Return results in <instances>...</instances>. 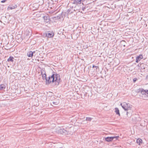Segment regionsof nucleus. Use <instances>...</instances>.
<instances>
[{"instance_id": "10", "label": "nucleus", "mask_w": 148, "mask_h": 148, "mask_svg": "<svg viewBox=\"0 0 148 148\" xmlns=\"http://www.w3.org/2000/svg\"><path fill=\"white\" fill-rule=\"evenodd\" d=\"M54 35V34L53 33L51 32H48L46 34V36L48 38H51L53 37Z\"/></svg>"}, {"instance_id": "18", "label": "nucleus", "mask_w": 148, "mask_h": 148, "mask_svg": "<svg viewBox=\"0 0 148 148\" xmlns=\"http://www.w3.org/2000/svg\"><path fill=\"white\" fill-rule=\"evenodd\" d=\"M5 86L4 84H1L0 85V90H3L5 88Z\"/></svg>"}, {"instance_id": "21", "label": "nucleus", "mask_w": 148, "mask_h": 148, "mask_svg": "<svg viewBox=\"0 0 148 148\" xmlns=\"http://www.w3.org/2000/svg\"><path fill=\"white\" fill-rule=\"evenodd\" d=\"M52 103H53L54 105H58V102L57 101H55V102L53 101L52 102Z\"/></svg>"}, {"instance_id": "25", "label": "nucleus", "mask_w": 148, "mask_h": 148, "mask_svg": "<svg viewBox=\"0 0 148 148\" xmlns=\"http://www.w3.org/2000/svg\"><path fill=\"white\" fill-rule=\"evenodd\" d=\"M6 1V0H3L1 1V3H3L5 2Z\"/></svg>"}, {"instance_id": "2", "label": "nucleus", "mask_w": 148, "mask_h": 148, "mask_svg": "<svg viewBox=\"0 0 148 148\" xmlns=\"http://www.w3.org/2000/svg\"><path fill=\"white\" fill-rule=\"evenodd\" d=\"M119 138L118 136H114L112 137H108L105 138L106 141L108 142L112 141L113 140H116L118 139Z\"/></svg>"}, {"instance_id": "26", "label": "nucleus", "mask_w": 148, "mask_h": 148, "mask_svg": "<svg viewBox=\"0 0 148 148\" xmlns=\"http://www.w3.org/2000/svg\"><path fill=\"white\" fill-rule=\"evenodd\" d=\"M137 66H139V67H140V64H138V65H137Z\"/></svg>"}, {"instance_id": "28", "label": "nucleus", "mask_w": 148, "mask_h": 148, "mask_svg": "<svg viewBox=\"0 0 148 148\" xmlns=\"http://www.w3.org/2000/svg\"><path fill=\"white\" fill-rule=\"evenodd\" d=\"M85 0H82V1H85Z\"/></svg>"}, {"instance_id": "24", "label": "nucleus", "mask_w": 148, "mask_h": 148, "mask_svg": "<svg viewBox=\"0 0 148 148\" xmlns=\"http://www.w3.org/2000/svg\"><path fill=\"white\" fill-rule=\"evenodd\" d=\"M136 79H137L136 78H134L133 79V81L134 82H135L136 81Z\"/></svg>"}, {"instance_id": "20", "label": "nucleus", "mask_w": 148, "mask_h": 148, "mask_svg": "<svg viewBox=\"0 0 148 148\" xmlns=\"http://www.w3.org/2000/svg\"><path fill=\"white\" fill-rule=\"evenodd\" d=\"M16 5L14 6H9L8 8L10 10H12L15 8L16 7Z\"/></svg>"}, {"instance_id": "16", "label": "nucleus", "mask_w": 148, "mask_h": 148, "mask_svg": "<svg viewBox=\"0 0 148 148\" xmlns=\"http://www.w3.org/2000/svg\"><path fill=\"white\" fill-rule=\"evenodd\" d=\"M13 59L14 58L13 57H10L8 59L7 61L9 62H13L14 61Z\"/></svg>"}, {"instance_id": "4", "label": "nucleus", "mask_w": 148, "mask_h": 148, "mask_svg": "<svg viewBox=\"0 0 148 148\" xmlns=\"http://www.w3.org/2000/svg\"><path fill=\"white\" fill-rule=\"evenodd\" d=\"M146 90H144L143 88H139L137 90V92H140L141 94L140 95V96L142 97V96H143L146 93Z\"/></svg>"}, {"instance_id": "1", "label": "nucleus", "mask_w": 148, "mask_h": 148, "mask_svg": "<svg viewBox=\"0 0 148 148\" xmlns=\"http://www.w3.org/2000/svg\"><path fill=\"white\" fill-rule=\"evenodd\" d=\"M60 80V76L58 74H53L51 76H49L46 79V83L47 85L49 84L51 82H55L57 83L56 84L58 85Z\"/></svg>"}, {"instance_id": "19", "label": "nucleus", "mask_w": 148, "mask_h": 148, "mask_svg": "<svg viewBox=\"0 0 148 148\" xmlns=\"http://www.w3.org/2000/svg\"><path fill=\"white\" fill-rule=\"evenodd\" d=\"M92 119V118L91 117H87L86 118V121H91Z\"/></svg>"}, {"instance_id": "14", "label": "nucleus", "mask_w": 148, "mask_h": 148, "mask_svg": "<svg viewBox=\"0 0 148 148\" xmlns=\"http://www.w3.org/2000/svg\"><path fill=\"white\" fill-rule=\"evenodd\" d=\"M43 18L45 22L47 23L49 21V19L48 17L47 16H43Z\"/></svg>"}, {"instance_id": "7", "label": "nucleus", "mask_w": 148, "mask_h": 148, "mask_svg": "<svg viewBox=\"0 0 148 148\" xmlns=\"http://www.w3.org/2000/svg\"><path fill=\"white\" fill-rule=\"evenodd\" d=\"M58 132L59 133L61 134H63L64 133L66 134L67 133V131L65 130L64 129H60L58 130Z\"/></svg>"}, {"instance_id": "12", "label": "nucleus", "mask_w": 148, "mask_h": 148, "mask_svg": "<svg viewBox=\"0 0 148 148\" xmlns=\"http://www.w3.org/2000/svg\"><path fill=\"white\" fill-rule=\"evenodd\" d=\"M31 32L29 31L28 30H27L25 34L27 36L30 37L31 35Z\"/></svg>"}, {"instance_id": "5", "label": "nucleus", "mask_w": 148, "mask_h": 148, "mask_svg": "<svg viewBox=\"0 0 148 148\" xmlns=\"http://www.w3.org/2000/svg\"><path fill=\"white\" fill-rule=\"evenodd\" d=\"M41 74L42 75V77L43 80H46V79H47V78L46 77L47 75L45 73V72L44 70L43 71H41Z\"/></svg>"}, {"instance_id": "9", "label": "nucleus", "mask_w": 148, "mask_h": 148, "mask_svg": "<svg viewBox=\"0 0 148 148\" xmlns=\"http://www.w3.org/2000/svg\"><path fill=\"white\" fill-rule=\"evenodd\" d=\"M148 97V89L147 90H146V93L144 94L142 96V97L143 99H147Z\"/></svg>"}, {"instance_id": "15", "label": "nucleus", "mask_w": 148, "mask_h": 148, "mask_svg": "<svg viewBox=\"0 0 148 148\" xmlns=\"http://www.w3.org/2000/svg\"><path fill=\"white\" fill-rule=\"evenodd\" d=\"M115 112L116 114L118 115L119 116H120V114L119 113V111L118 108H115Z\"/></svg>"}, {"instance_id": "8", "label": "nucleus", "mask_w": 148, "mask_h": 148, "mask_svg": "<svg viewBox=\"0 0 148 148\" xmlns=\"http://www.w3.org/2000/svg\"><path fill=\"white\" fill-rule=\"evenodd\" d=\"M127 115L128 116H131L132 115V111L131 110V108L127 110Z\"/></svg>"}, {"instance_id": "6", "label": "nucleus", "mask_w": 148, "mask_h": 148, "mask_svg": "<svg viewBox=\"0 0 148 148\" xmlns=\"http://www.w3.org/2000/svg\"><path fill=\"white\" fill-rule=\"evenodd\" d=\"M143 58V56L142 55H140L139 56L136 57V62L138 63L140 60Z\"/></svg>"}, {"instance_id": "13", "label": "nucleus", "mask_w": 148, "mask_h": 148, "mask_svg": "<svg viewBox=\"0 0 148 148\" xmlns=\"http://www.w3.org/2000/svg\"><path fill=\"white\" fill-rule=\"evenodd\" d=\"M27 56L29 57H32L33 56V52L32 51H29L27 53Z\"/></svg>"}, {"instance_id": "27", "label": "nucleus", "mask_w": 148, "mask_h": 148, "mask_svg": "<svg viewBox=\"0 0 148 148\" xmlns=\"http://www.w3.org/2000/svg\"><path fill=\"white\" fill-rule=\"evenodd\" d=\"M33 52V54L34 53H35V51H34L33 52Z\"/></svg>"}, {"instance_id": "3", "label": "nucleus", "mask_w": 148, "mask_h": 148, "mask_svg": "<svg viewBox=\"0 0 148 148\" xmlns=\"http://www.w3.org/2000/svg\"><path fill=\"white\" fill-rule=\"evenodd\" d=\"M120 105L122 106V108L125 110H126L131 108L130 106H129L128 104L127 103L125 102H123V103H121Z\"/></svg>"}, {"instance_id": "11", "label": "nucleus", "mask_w": 148, "mask_h": 148, "mask_svg": "<svg viewBox=\"0 0 148 148\" xmlns=\"http://www.w3.org/2000/svg\"><path fill=\"white\" fill-rule=\"evenodd\" d=\"M146 66L147 65L146 64H144L143 63H140V67L141 69H145Z\"/></svg>"}, {"instance_id": "23", "label": "nucleus", "mask_w": 148, "mask_h": 148, "mask_svg": "<svg viewBox=\"0 0 148 148\" xmlns=\"http://www.w3.org/2000/svg\"><path fill=\"white\" fill-rule=\"evenodd\" d=\"M70 10H68L67 11L66 13L67 14H69V12H70Z\"/></svg>"}, {"instance_id": "17", "label": "nucleus", "mask_w": 148, "mask_h": 148, "mask_svg": "<svg viewBox=\"0 0 148 148\" xmlns=\"http://www.w3.org/2000/svg\"><path fill=\"white\" fill-rule=\"evenodd\" d=\"M142 140L141 139L138 138L137 140L136 143L139 145H140L141 143H142Z\"/></svg>"}, {"instance_id": "22", "label": "nucleus", "mask_w": 148, "mask_h": 148, "mask_svg": "<svg viewBox=\"0 0 148 148\" xmlns=\"http://www.w3.org/2000/svg\"><path fill=\"white\" fill-rule=\"evenodd\" d=\"M92 67L93 68H95L96 69H97L98 68H99L98 66H95L94 65H93Z\"/></svg>"}]
</instances>
